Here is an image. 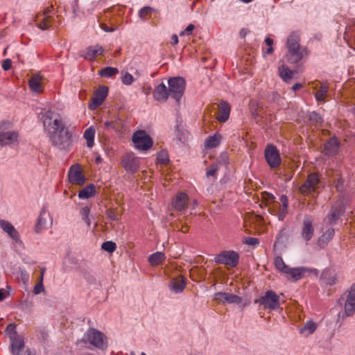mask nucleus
<instances>
[{"instance_id": "nucleus-37", "label": "nucleus", "mask_w": 355, "mask_h": 355, "mask_svg": "<svg viewBox=\"0 0 355 355\" xmlns=\"http://www.w3.org/2000/svg\"><path fill=\"white\" fill-rule=\"evenodd\" d=\"M223 137L218 132H216L214 135L209 136L205 141V146L207 148H213L217 147L222 139Z\"/></svg>"}, {"instance_id": "nucleus-20", "label": "nucleus", "mask_w": 355, "mask_h": 355, "mask_svg": "<svg viewBox=\"0 0 355 355\" xmlns=\"http://www.w3.org/2000/svg\"><path fill=\"white\" fill-rule=\"evenodd\" d=\"M10 339L11 340V350L15 355H21V352L24 347V339L21 336L14 333L10 334Z\"/></svg>"}, {"instance_id": "nucleus-11", "label": "nucleus", "mask_w": 355, "mask_h": 355, "mask_svg": "<svg viewBox=\"0 0 355 355\" xmlns=\"http://www.w3.org/2000/svg\"><path fill=\"white\" fill-rule=\"evenodd\" d=\"M121 165L126 171L135 173L139 168V159L132 153H125L121 157Z\"/></svg>"}, {"instance_id": "nucleus-33", "label": "nucleus", "mask_w": 355, "mask_h": 355, "mask_svg": "<svg viewBox=\"0 0 355 355\" xmlns=\"http://www.w3.org/2000/svg\"><path fill=\"white\" fill-rule=\"evenodd\" d=\"M96 193V186L94 184H90L79 191L78 197L80 199H88L94 197Z\"/></svg>"}, {"instance_id": "nucleus-44", "label": "nucleus", "mask_w": 355, "mask_h": 355, "mask_svg": "<svg viewBox=\"0 0 355 355\" xmlns=\"http://www.w3.org/2000/svg\"><path fill=\"white\" fill-rule=\"evenodd\" d=\"M104 126L107 130H114L116 132H119L122 128L121 121L119 119L106 121L104 123Z\"/></svg>"}, {"instance_id": "nucleus-5", "label": "nucleus", "mask_w": 355, "mask_h": 355, "mask_svg": "<svg viewBox=\"0 0 355 355\" xmlns=\"http://www.w3.org/2000/svg\"><path fill=\"white\" fill-rule=\"evenodd\" d=\"M135 146L139 150L147 151L153 145V139L144 130L136 131L132 137Z\"/></svg>"}, {"instance_id": "nucleus-2", "label": "nucleus", "mask_w": 355, "mask_h": 355, "mask_svg": "<svg viewBox=\"0 0 355 355\" xmlns=\"http://www.w3.org/2000/svg\"><path fill=\"white\" fill-rule=\"evenodd\" d=\"M261 204L268 207V211L277 216L279 220H282L288 214V199L286 195H282L279 201H276L275 196L266 191L261 193Z\"/></svg>"}, {"instance_id": "nucleus-62", "label": "nucleus", "mask_w": 355, "mask_h": 355, "mask_svg": "<svg viewBox=\"0 0 355 355\" xmlns=\"http://www.w3.org/2000/svg\"><path fill=\"white\" fill-rule=\"evenodd\" d=\"M44 273H45V268H41L40 275V277L38 278V281L39 282H43Z\"/></svg>"}, {"instance_id": "nucleus-1", "label": "nucleus", "mask_w": 355, "mask_h": 355, "mask_svg": "<svg viewBox=\"0 0 355 355\" xmlns=\"http://www.w3.org/2000/svg\"><path fill=\"white\" fill-rule=\"evenodd\" d=\"M43 125L48 128L49 136L53 146L63 150H69L73 143V132L66 126L60 118L53 119V113L51 110L44 112L42 116Z\"/></svg>"}, {"instance_id": "nucleus-52", "label": "nucleus", "mask_w": 355, "mask_h": 355, "mask_svg": "<svg viewBox=\"0 0 355 355\" xmlns=\"http://www.w3.org/2000/svg\"><path fill=\"white\" fill-rule=\"evenodd\" d=\"M217 164L227 165L229 163V156L227 153H223L218 158Z\"/></svg>"}, {"instance_id": "nucleus-60", "label": "nucleus", "mask_w": 355, "mask_h": 355, "mask_svg": "<svg viewBox=\"0 0 355 355\" xmlns=\"http://www.w3.org/2000/svg\"><path fill=\"white\" fill-rule=\"evenodd\" d=\"M178 37L177 35H173L171 40V44L173 46L178 44Z\"/></svg>"}, {"instance_id": "nucleus-36", "label": "nucleus", "mask_w": 355, "mask_h": 355, "mask_svg": "<svg viewBox=\"0 0 355 355\" xmlns=\"http://www.w3.org/2000/svg\"><path fill=\"white\" fill-rule=\"evenodd\" d=\"M335 231L332 227L328 228L325 232L319 238L318 244L324 248L334 236Z\"/></svg>"}, {"instance_id": "nucleus-32", "label": "nucleus", "mask_w": 355, "mask_h": 355, "mask_svg": "<svg viewBox=\"0 0 355 355\" xmlns=\"http://www.w3.org/2000/svg\"><path fill=\"white\" fill-rule=\"evenodd\" d=\"M278 73L282 80L287 83L291 81L294 75V71L284 63L279 67Z\"/></svg>"}, {"instance_id": "nucleus-3", "label": "nucleus", "mask_w": 355, "mask_h": 355, "mask_svg": "<svg viewBox=\"0 0 355 355\" xmlns=\"http://www.w3.org/2000/svg\"><path fill=\"white\" fill-rule=\"evenodd\" d=\"M279 296L275 291L270 290L259 299H256L254 303L262 306L263 309L271 311L279 308Z\"/></svg>"}, {"instance_id": "nucleus-16", "label": "nucleus", "mask_w": 355, "mask_h": 355, "mask_svg": "<svg viewBox=\"0 0 355 355\" xmlns=\"http://www.w3.org/2000/svg\"><path fill=\"white\" fill-rule=\"evenodd\" d=\"M213 302L216 304H240L242 302L241 297L230 293L218 292L214 294Z\"/></svg>"}, {"instance_id": "nucleus-34", "label": "nucleus", "mask_w": 355, "mask_h": 355, "mask_svg": "<svg viewBox=\"0 0 355 355\" xmlns=\"http://www.w3.org/2000/svg\"><path fill=\"white\" fill-rule=\"evenodd\" d=\"M301 37L300 34L293 31L287 37L286 46L287 49L293 47H298L300 45Z\"/></svg>"}, {"instance_id": "nucleus-43", "label": "nucleus", "mask_w": 355, "mask_h": 355, "mask_svg": "<svg viewBox=\"0 0 355 355\" xmlns=\"http://www.w3.org/2000/svg\"><path fill=\"white\" fill-rule=\"evenodd\" d=\"M317 324L313 321H308L300 329V333L309 336L312 334L316 329Z\"/></svg>"}, {"instance_id": "nucleus-28", "label": "nucleus", "mask_w": 355, "mask_h": 355, "mask_svg": "<svg viewBox=\"0 0 355 355\" xmlns=\"http://www.w3.org/2000/svg\"><path fill=\"white\" fill-rule=\"evenodd\" d=\"M322 280L329 286L335 285L338 282V274L334 270L325 269L321 275Z\"/></svg>"}, {"instance_id": "nucleus-63", "label": "nucleus", "mask_w": 355, "mask_h": 355, "mask_svg": "<svg viewBox=\"0 0 355 355\" xmlns=\"http://www.w3.org/2000/svg\"><path fill=\"white\" fill-rule=\"evenodd\" d=\"M302 87V84L295 83L294 85H293L292 89H293V91L296 92V91L299 90L300 89H301Z\"/></svg>"}, {"instance_id": "nucleus-29", "label": "nucleus", "mask_w": 355, "mask_h": 355, "mask_svg": "<svg viewBox=\"0 0 355 355\" xmlns=\"http://www.w3.org/2000/svg\"><path fill=\"white\" fill-rule=\"evenodd\" d=\"M343 212L341 206L332 207L328 216L324 218V223L327 225H332L335 223L340 218Z\"/></svg>"}, {"instance_id": "nucleus-61", "label": "nucleus", "mask_w": 355, "mask_h": 355, "mask_svg": "<svg viewBox=\"0 0 355 355\" xmlns=\"http://www.w3.org/2000/svg\"><path fill=\"white\" fill-rule=\"evenodd\" d=\"M53 10V6H49L41 14L51 15V13L52 12Z\"/></svg>"}, {"instance_id": "nucleus-50", "label": "nucleus", "mask_w": 355, "mask_h": 355, "mask_svg": "<svg viewBox=\"0 0 355 355\" xmlns=\"http://www.w3.org/2000/svg\"><path fill=\"white\" fill-rule=\"evenodd\" d=\"M218 170V164H214L209 166L206 170V175L207 177H216V173Z\"/></svg>"}, {"instance_id": "nucleus-10", "label": "nucleus", "mask_w": 355, "mask_h": 355, "mask_svg": "<svg viewBox=\"0 0 355 355\" xmlns=\"http://www.w3.org/2000/svg\"><path fill=\"white\" fill-rule=\"evenodd\" d=\"M68 178L70 183L77 186H83L86 182L83 168L78 164H73L69 168Z\"/></svg>"}, {"instance_id": "nucleus-6", "label": "nucleus", "mask_w": 355, "mask_h": 355, "mask_svg": "<svg viewBox=\"0 0 355 355\" xmlns=\"http://www.w3.org/2000/svg\"><path fill=\"white\" fill-rule=\"evenodd\" d=\"M310 51L306 46H300L288 49L286 54L287 61L291 64H297L304 58H307Z\"/></svg>"}, {"instance_id": "nucleus-9", "label": "nucleus", "mask_w": 355, "mask_h": 355, "mask_svg": "<svg viewBox=\"0 0 355 355\" xmlns=\"http://www.w3.org/2000/svg\"><path fill=\"white\" fill-rule=\"evenodd\" d=\"M245 226L249 225L257 233L261 234L265 231V222L263 218L254 213H248L244 218Z\"/></svg>"}, {"instance_id": "nucleus-4", "label": "nucleus", "mask_w": 355, "mask_h": 355, "mask_svg": "<svg viewBox=\"0 0 355 355\" xmlns=\"http://www.w3.org/2000/svg\"><path fill=\"white\" fill-rule=\"evenodd\" d=\"M168 85L170 95L177 102H179L184 93L186 87L185 80L181 77H172L168 80Z\"/></svg>"}, {"instance_id": "nucleus-21", "label": "nucleus", "mask_w": 355, "mask_h": 355, "mask_svg": "<svg viewBox=\"0 0 355 355\" xmlns=\"http://www.w3.org/2000/svg\"><path fill=\"white\" fill-rule=\"evenodd\" d=\"M153 94L154 98L160 103L166 102L170 96L168 89L164 83H160L156 86L153 92Z\"/></svg>"}, {"instance_id": "nucleus-47", "label": "nucleus", "mask_w": 355, "mask_h": 355, "mask_svg": "<svg viewBox=\"0 0 355 355\" xmlns=\"http://www.w3.org/2000/svg\"><path fill=\"white\" fill-rule=\"evenodd\" d=\"M169 161L168 155L167 151L161 150L158 153L157 156V162L160 164H167Z\"/></svg>"}, {"instance_id": "nucleus-7", "label": "nucleus", "mask_w": 355, "mask_h": 355, "mask_svg": "<svg viewBox=\"0 0 355 355\" xmlns=\"http://www.w3.org/2000/svg\"><path fill=\"white\" fill-rule=\"evenodd\" d=\"M319 183V175L317 173H312L308 175L304 184L300 187L299 192L303 196H308L316 191L318 188Z\"/></svg>"}, {"instance_id": "nucleus-18", "label": "nucleus", "mask_w": 355, "mask_h": 355, "mask_svg": "<svg viewBox=\"0 0 355 355\" xmlns=\"http://www.w3.org/2000/svg\"><path fill=\"white\" fill-rule=\"evenodd\" d=\"M314 219L311 216H306L303 220L302 227V236L308 241L311 239L314 234Z\"/></svg>"}, {"instance_id": "nucleus-57", "label": "nucleus", "mask_w": 355, "mask_h": 355, "mask_svg": "<svg viewBox=\"0 0 355 355\" xmlns=\"http://www.w3.org/2000/svg\"><path fill=\"white\" fill-rule=\"evenodd\" d=\"M11 67H12V62L10 59H6V60H3V64H2V68L5 71L9 70L11 68Z\"/></svg>"}, {"instance_id": "nucleus-41", "label": "nucleus", "mask_w": 355, "mask_h": 355, "mask_svg": "<svg viewBox=\"0 0 355 355\" xmlns=\"http://www.w3.org/2000/svg\"><path fill=\"white\" fill-rule=\"evenodd\" d=\"M185 286V279L181 275L175 278L172 282V288L175 292L183 291Z\"/></svg>"}, {"instance_id": "nucleus-51", "label": "nucleus", "mask_w": 355, "mask_h": 355, "mask_svg": "<svg viewBox=\"0 0 355 355\" xmlns=\"http://www.w3.org/2000/svg\"><path fill=\"white\" fill-rule=\"evenodd\" d=\"M107 216L112 220H118L120 218L121 214H119L116 209H109L107 211Z\"/></svg>"}, {"instance_id": "nucleus-19", "label": "nucleus", "mask_w": 355, "mask_h": 355, "mask_svg": "<svg viewBox=\"0 0 355 355\" xmlns=\"http://www.w3.org/2000/svg\"><path fill=\"white\" fill-rule=\"evenodd\" d=\"M313 89H315V99L319 102H324L329 92V84L327 83H321L318 80L312 83Z\"/></svg>"}, {"instance_id": "nucleus-58", "label": "nucleus", "mask_w": 355, "mask_h": 355, "mask_svg": "<svg viewBox=\"0 0 355 355\" xmlns=\"http://www.w3.org/2000/svg\"><path fill=\"white\" fill-rule=\"evenodd\" d=\"M100 27L105 31L106 32H112L114 31L116 28L114 27V26H112V27H110L108 26L107 24H104V23H101L100 24Z\"/></svg>"}, {"instance_id": "nucleus-24", "label": "nucleus", "mask_w": 355, "mask_h": 355, "mask_svg": "<svg viewBox=\"0 0 355 355\" xmlns=\"http://www.w3.org/2000/svg\"><path fill=\"white\" fill-rule=\"evenodd\" d=\"M189 202V198L186 193L180 192L174 197L173 200V206L175 209L182 211L184 209Z\"/></svg>"}, {"instance_id": "nucleus-12", "label": "nucleus", "mask_w": 355, "mask_h": 355, "mask_svg": "<svg viewBox=\"0 0 355 355\" xmlns=\"http://www.w3.org/2000/svg\"><path fill=\"white\" fill-rule=\"evenodd\" d=\"M265 158L270 168H276L281 164V157L278 149L274 145H268L265 149Z\"/></svg>"}, {"instance_id": "nucleus-17", "label": "nucleus", "mask_w": 355, "mask_h": 355, "mask_svg": "<svg viewBox=\"0 0 355 355\" xmlns=\"http://www.w3.org/2000/svg\"><path fill=\"white\" fill-rule=\"evenodd\" d=\"M217 108L218 111L214 114L215 119L220 123H225L230 117L231 112L230 105L225 101H221L217 105Z\"/></svg>"}, {"instance_id": "nucleus-27", "label": "nucleus", "mask_w": 355, "mask_h": 355, "mask_svg": "<svg viewBox=\"0 0 355 355\" xmlns=\"http://www.w3.org/2000/svg\"><path fill=\"white\" fill-rule=\"evenodd\" d=\"M18 137V133L14 131L0 132V146L15 144L17 141Z\"/></svg>"}, {"instance_id": "nucleus-49", "label": "nucleus", "mask_w": 355, "mask_h": 355, "mask_svg": "<svg viewBox=\"0 0 355 355\" xmlns=\"http://www.w3.org/2000/svg\"><path fill=\"white\" fill-rule=\"evenodd\" d=\"M101 248L106 252L112 253L116 250V245L112 241H105L103 243Z\"/></svg>"}, {"instance_id": "nucleus-38", "label": "nucleus", "mask_w": 355, "mask_h": 355, "mask_svg": "<svg viewBox=\"0 0 355 355\" xmlns=\"http://www.w3.org/2000/svg\"><path fill=\"white\" fill-rule=\"evenodd\" d=\"M0 225L3 231L7 232L12 239L15 240L18 239V233L10 222L1 220Z\"/></svg>"}, {"instance_id": "nucleus-45", "label": "nucleus", "mask_w": 355, "mask_h": 355, "mask_svg": "<svg viewBox=\"0 0 355 355\" xmlns=\"http://www.w3.org/2000/svg\"><path fill=\"white\" fill-rule=\"evenodd\" d=\"M265 44L266 47L262 48L263 55L266 57L268 55H271L274 51L273 44L274 41L270 37H266L265 39Z\"/></svg>"}, {"instance_id": "nucleus-55", "label": "nucleus", "mask_w": 355, "mask_h": 355, "mask_svg": "<svg viewBox=\"0 0 355 355\" xmlns=\"http://www.w3.org/2000/svg\"><path fill=\"white\" fill-rule=\"evenodd\" d=\"M244 243L247 245H255L259 243V241L257 238L247 237V238H245Z\"/></svg>"}, {"instance_id": "nucleus-53", "label": "nucleus", "mask_w": 355, "mask_h": 355, "mask_svg": "<svg viewBox=\"0 0 355 355\" xmlns=\"http://www.w3.org/2000/svg\"><path fill=\"white\" fill-rule=\"evenodd\" d=\"M44 291V287L42 282H37L33 288V293L35 295L40 294L41 292Z\"/></svg>"}, {"instance_id": "nucleus-35", "label": "nucleus", "mask_w": 355, "mask_h": 355, "mask_svg": "<svg viewBox=\"0 0 355 355\" xmlns=\"http://www.w3.org/2000/svg\"><path fill=\"white\" fill-rule=\"evenodd\" d=\"M166 255L161 252L153 253L148 257V261L152 266L162 265L166 260Z\"/></svg>"}, {"instance_id": "nucleus-25", "label": "nucleus", "mask_w": 355, "mask_h": 355, "mask_svg": "<svg viewBox=\"0 0 355 355\" xmlns=\"http://www.w3.org/2000/svg\"><path fill=\"white\" fill-rule=\"evenodd\" d=\"M28 85L33 92L42 93L43 92V77L38 73L33 75L29 79Z\"/></svg>"}, {"instance_id": "nucleus-30", "label": "nucleus", "mask_w": 355, "mask_h": 355, "mask_svg": "<svg viewBox=\"0 0 355 355\" xmlns=\"http://www.w3.org/2000/svg\"><path fill=\"white\" fill-rule=\"evenodd\" d=\"M306 271V269L304 268H291L289 267L285 275H286L288 279L295 282L303 278Z\"/></svg>"}, {"instance_id": "nucleus-39", "label": "nucleus", "mask_w": 355, "mask_h": 355, "mask_svg": "<svg viewBox=\"0 0 355 355\" xmlns=\"http://www.w3.org/2000/svg\"><path fill=\"white\" fill-rule=\"evenodd\" d=\"M96 130L94 127L91 126L85 130L83 137L87 141V146L89 148H92L94 144V137Z\"/></svg>"}, {"instance_id": "nucleus-23", "label": "nucleus", "mask_w": 355, "mask_h": 355, "mask_svg": "<svg viewBox=\"0 0 355 355\" xmlns=\"http://www.w3.org/2000/svg\"><path fill=\"white\" fill-rule=\"evenodd\" d=\"M104 53V49L99 45L91 46L87 48L84 55L85 59L90 62L96 60Z\"/></svg>"}, {"instance_id": "nucleus-56", "label": "nucleus", "mask_w": 355, "mask_h": 355, "mask_svg": "<svg viewBox=\"0 0 355 355\" xmlns=\"http://www.w3.org/2000/svg\"><path fill=\"white\" fill-rule=\"evenodd\" d=\"M345 33L349 34L352 37H355V22L347 27Z\"/></svg>"}, {"instance_id": "nucleus-48", "label": "nucleus", "mask_w": 355, "mask_h": 355, "mask_svg": "<svg viewBox=\"0 0 355 355\" xmlns=\"http://www.w3.org/2000/svg\"><path fill=\"white\" fill-rule=\"evenodd\" d=\"M90 208L88 206H85L82 208L80 211V214L83 220L87 223L88 226L91 225V220L89 219Z\"/></svg>"}, {"instance_id": "nucleus-42", "label": "nucleus", "mask_w": 355, "mask_h": 355, "mask_svg": "<svg viewBox=\"0 0 355 355\" xmlns=\"http://www.w3.org/2000/svg\"><path fill=\"white\" fill-rule=\"evenodd\" d=\"M275 268L281 273L285 275L289 268V266L286 265L282 257L277 256L274 260Z\"/></svg>"}, {"instance_id": "nucleus-46", "label": "nucleus", "mask_w": 355, "mask_h": 355, "mask_svg": "<svg viewBox=\"0 0 355 355\" xmlns=\"http://www.w3.org/2000/svg\"><path fill=\"white\" fill-rule=\"evenodd\" d=\"M121 79L123 84L125 85H130L135 81V78L132 75L125 71H121Z\"/></svg>"}, {"instance_id": "nucleus-15", "label": "nucleus", "mask_w": 355, "mask_h": 355, "mask_svg": "<svg viewBox=\"0 0 355 355\" xmlns=\"http://www.w3.org/2000/svg\"><path fill=\"white\" fill-rule=\"evenodd\" d=\"M87 336L89 342L95 347L103 349L107 346L106 337L101 331L90 329L88 330Z\"/></svg>"}, {"instance_id": "nucleus-8", "label": "nucleus", "mask_w": 355, "mask_h": 355, "mask_svg": "<svg viewBox=\"0 0 355 355\" xmlns=\"http://www.w3.org/2000/svg\"><path fill=\"white\" fill-rule=\"evenodd\" d=\"M239 254L232 250L223 251L215 257L217 263L225 264L230 267H236L239 263Z\"/></svg>"}, {"instance_id": "nucleus-40", "label": "nucleus", "mask_w": 355, "mask_h": 355, "mask_svg": "<svg viewBox=\"0 0 355 355\" xmlns=\"http://www.w3.org/2000/svg\"><path fill=\"white\" fill-rule=\"evenodd\" d=\"M119 73V69L116 67H105L98 71V75L103 78H112Z\"/></svg>"}, {"instance_id": "nucleus-22", "label": "nucleus", "mask_w": 355, "mask_h": 355, "mask_svg": "<svg viewBox=\"0 0 355 355\" xmlns=\"http://www.w3.org/2000/svg\"><path fill=\"white\" fill-rule=\"evenodd\" d=\"M35 22L40 29L46 30L53 26L54 19L51 15L37 14Z\"/></svg>"}, {"instance_id": "nucleus-13", "label": "nucleus", "mask_w": 355, "mask_h": 355, "mask_svg": "<svg viewBox=\"0 0 355 355\" xmlns=\"http://www.w3.org/2000/svg\"><path fill=\"white\" fill-rule=\"evenodd\" d=\"M108 94V87L106 86L99 87L94 93L92 98L88 105L91 110H94L102 105Z\"/></svg>"}, {"instance_id": "nucleus-54", "label": "nucleus", "mask_w": 355, "mask_h": 355, "mask_svg": "<svg viewBox=\"0 0 355 355\" xmlns=\"http://www.w3.org/2000/svg\"><path fill=\"white\" fill-rule=\"evenodd\" d=\"M195 28V26L193 24H190L187 26V27L184 29V31H182L180 33V36H183V35H191L193 31L194 30Z\"/></svg>"}, {"instance_id": "nucleus-59", "label": "nucleus", "mask_w": 355, "mask_h": 355, "mask_svg": "<svg viewBox=\"0 0 355 355\" xmlns=\"http://www.w3.org/2000/svg\"><path fill=\"white\" fill-rule=\"evenodd\" d=\"M15 325L12 324H9L7 327H6V332L9 334V336H10V334H12L14 333H16L15 331Z\"/></svg>"}, {"instance_id": "nucleus-26", "label": "nucleus", "mask_w": 355, "mask_h": 355, "mask_svg": "<svg viewBox=\"0 0 355 355\" xmlns=\"http://www.w3.org/2000/svg\"><path fill=\"white\" fill-rule=\"evenodd\" d=\"M339 143L336 138L329 139L324 144L322 152L328 156H333L338 153Z\"/></svg>"}, {"instance_id": "nucleus-14", "label": "nucleus", "mask_w": 355, "mask_h": 355, "mask_svg": "<svg viewBox=\"0 0 355 355\" xmlns=\"http://www.w3.org/2000/svg\"><path fill=\"white\" fill-rule=\"evenodd\" d=\"M355 313V283L348 291V293L344 304V313L343 318L351 317Z\"/></svg>"}, {"instance_id": "nucleus-64", "label": "nucleus", "mask_w": 355, "mask_h": 355, "mask_svg": "<svg viewBox=\"0 0 355 355\" xmlns=\"http://www.w3.org/2000/svg\"><path fill=\"white\" fill-rule=\"evenodd\" d=\"M180 230L183 233H187L189 230V227L187 225H184L182 226Z\"/></svg>"}, {"instance_id": "nucleus-31", "label": "nucleus", "mask_w": 355, "mask_h": 355, "mask_svg": "<svg viewBox=\"0 0 355 355\" xmlns=\"http://www.w3.org/2000/svg\"><path fill=\"white\" fill-rule=\"evenodd\" d=\"M158 16V10L150 6H144L139 11V17L143 21L148 20L152 17H157Z\"/></svg>"}]
</instances>
